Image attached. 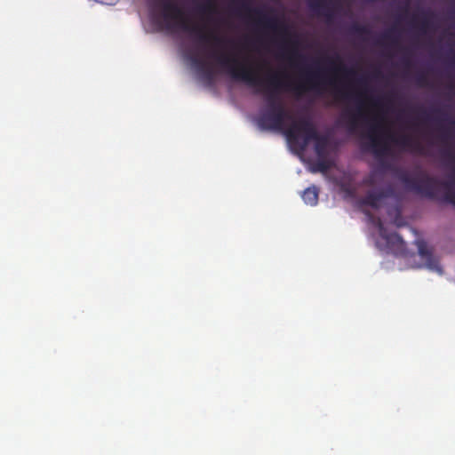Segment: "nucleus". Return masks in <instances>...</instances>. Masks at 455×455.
Returning a JSON list of instances; mask_svg holds the SVG:
<instances>
[{
  "instance_id": "nucleus-1",
  "label": "nucleus",
  "mask_w": 455,
  "mask_h": 455,
  "mask_svg": "<svg viewBox=\"0 0 455 455\" xmlns=\"http://www.w3.org/2000/svg\"><path fill=\"white\" fill-rule=\"evenodd\" d=\"M185 65L193 69L196 78L204 86L212 88L215 85L219 75H226L233 81L242 82L255 88L266 97L267 109L257 118V124L261 130L281 131L284 120L291 116L284 109L281 100L282 90H289L300 94L307 88L317 89L325 83L320 70L307 71L305 83L294 84L284 73L269 72L263 79L260 70L253 61L256 59H184ZM292 60L293 59H288Z\"/></svg>"
},
{
  "instance_id": "nucleus-2",
  "label": "nucleus",
  "mask_w": 455,
  "mask_h": 455,
  "mask_svg": "<svg viewBox=\"0 0 455 455\" xmlns=\"http://www.w3.org/2000/svg\"><path fill=\"white\" fill-rule=\"evenodd\" d=\"M288 141L296 146L300 151L306 150L314 140V149L317 157L327 156L329 138L319 134L315 125L309 117H300L292 120L291 125L284 130Z\"/></svg>"
},
{
  "instance_id": "nucleus-3",
  "label": "nucleus",
  "mask_w": 455,
  "mask_h": 455,
  "mask_svg": "<svg viewBox=\"0 0 455 455\" xmlns=\"http://www.w3.org/2000/svg\"><path fill=\"white\" fill-rule=\"evenodd\" d=\"M241 9L248 13V17L253 19L257 30L264 37H268L271 42L287 44L292 36L289 26L275 16H269L260 8H251L247 4L243 3Z\"/></svg>"
},
{
  "instance_id": "nucleus-4",
  "label": "nucleus",
  "mask_w": 455,
  "mask_h": 455,
  "mask_svg": "<svg viewBox=\"0 0 455 455\" xmlns=\"http://www.w3.org/2000/svg\"><path fill=\"white\" fill-rule=\"evenodd\" d=\"M397 178L408 190L429 199H436L438 188H444L447 191L443 197V201L455 207V193L450 190L448 183L441 182L436 178L431 177L425 172H419V178L416 179L405 171H398Z\"/></svg>"
},
{
  "instance_id": "nucleus-5",
  "label": "nucleus",
  "mask_w": 455,
  "mask_h": 455,
  "mask_svg": "<svg viewBox=\"0 0 455 455\" xmlns=\"http://www.w3.org/2000/svg\"><path fill=\"white\" fill-rule=\"evenodd\" d=\"M383 127L376 118L369 126L364 137L368 139L367 148L377 157L381 158L389 153V146L385 139Z\"/></svg>"
},
{
  "instance_id": "nucleus-6",
  "label": "nucleus",
  "mask_w": 455,
  "mask_h": 455,
  "mask_svg": "<svg viewBox=\"0 0 455 455\" xmlns=\"http://www.w3.org/2000/svg\"><path fill=\"white\" fill-rule=\"evenodd\" d=\"M162 5L164 9V18L166 21H172L177 27L184 30L196 31L197 29L196 27L190 26V21L185 15L183 10L176 4L166 0L162 3Z\"/></svg>"
},
{
  "instance_id": "nucleus-7",
  "label": "nucleus",
  "mask_w": 455,
  "mask_h": 455,
  "mask_svg": "<svg viewBox=\"0 0 455 455\" xmlns=\"http://www.w3.org/2000/svg\"><path fill=\"white\" fill-rule=\"evenodd\" d=\"M379 235L386 241L387 246L396 256L405 254L406 244L397 233H387L380 219L376 220Z\"/></svg>"
},
{
  "instance_id": "nucleus-8",
  "label": "nucleus",
  "mask_w": 455,
  "mask_h": 455,
  "mask_svg": "<svg viewBox=\"0 0 455 455\" xmlns=\"http://www.w3.org/2000/svg\"><path fill=\"white\" fill-rule=\"evenodd\" d=\"M433 17L434 14L428 12H422L419 20L416 14H413L409 25L412 30L417 31L419 35H427L434 30V24L431 20Z\"/></svg>"
},
{
  "instance_id": "nucleus-9",
  "label": "nucleus",
  "mask_w": 455,
  "mask_h": 455,
  "mask_svg": "<svg viewBox=\"0 0 455 455\" xmlns=\"http://www.w3.org/2000/svg\"><path fill=\"white\" fill-rule=\"evenodd\" d=\"M387 138L391 141H393L394 143H395L396 145H398L403 148H406V149H409L411 151H415V152H418L420 154L423 153V148H422L421 144L418 140H415L410 135H401L399 137L388 135Z\"/></svg>"
},
{
  "instance_id": "nucleus-10",
  "label": "nucleus",
  "mask_w": 455,
  "mask_h": 455,
  "mask_svg": "<svg viewBox=\"0 0 455 455\" xmlns=\"http://www.w3.org/2000/svg\"><path fill=\"white\" fill-rule=\"evenodd\" d=\"M417 245L419 254L427 261L428 268L435 270L439 274H443L442 267H440L438 261L433 257L431 251L427 248V243L423 240H420L417 242Z\"/></svg>"
},
{
  "instance_id": "nucleus-11",
  "label": "nucleus",
  "mask_w": 455,
  "mask_h": 455,
  "mask_svg": "<svg viewBox=\"0 0 455 455\" xmlns=\"http://www.w3.org/2000/svg\"><path fill=\"white\" fill-rule=\"evenodd\" d=\"M309 5L311 9L316 12L319 15L324 16L328 21L333 18V8L330 3L324 0H310Z\"/></svg>"
},
{
  "instance_id": "nucleus-12",
  "label": "nucleus",
  "mask_w": 455,
  "mask_h": 455,
  "mask_svg": "<svg viewBox=\"0 0 455 455\" xmlns=\"http://www.w3.org/2000/svg\"><path fill=\"white\" fill-rule=\"evenodd\" d=\"M363 117L360 107L355 112L347 111L342 115V118L347 119V124L350 132H355L358 127L359 120Z\"/></svg>"
},
{
  "instance_id": "nucleus-13",
  "label": "nucleus",
  "mask_w": 455,
  "mask_h": 455,
  "mask_svg": "<svg viewBox=\"0 0 455 455\" xmlns=\"http://www.w3.org/2000/svg\"><path fill=\"white\" fill-rule=\"evenodd\" d=\"M196 11L207 21H212V16L217 13V7L213 0H207L205 3L199 4Z\"/></svg>"
},
{
  "instance_id": "nucleus-14",
  "label": "nucleus",
  "mask_w": 455,
  "mask_h": 455,
  "mask_svg": "<svg viewBox=\"0 0 455 455\" xmlns=\"http://www.w3.org/2000/svg\"><path fill=\"white\" fill-rule=\"evenodd\" d=\"M387 196V194L383 190L370 191L363 198L362 203L365 205H369L372 208H378L380 201Z\"/></svg>"
},
{
  "instance_id": "nucleus-15",
  "label": "nucleus",
  "mask_w": 455,
  "mask_h": 455,
  "mask_svg": "<svg viewBox=\"0 0 455 455\" xmlns=\"http://www.w3.org/2000/svg\"><path fill=\"white\" fill-rule=\"evenodd\" d=\"M401 36V31L396 25L385 30L379 36L381 42L396 43Z\"/></svg>"
},
{
  "instance_id": "nucleus-16",
  "label": "nucleus",
  "mask_w": 455,
  "mask_h": 455,
  "mask_svg": "<svg viewBox=\"0 0 455 455\" xmlns=\"http://www.w3.org/2000/svg\"><path fill=\"white\" fill-rule=\"evenodd\" d=\"M319 190L315 186L306 188L302 194V198L307 204L315 206L318 203Z\"/></svg>"
},
{
  "instance_id": "nucleus-17",
  "label": "nucleus",
  "mask_w": 455,
  "mask_h": 455,
  "mask_svg": "<svg viewBox=\"0 0 455 455\" xmlns=\"http://www.w3.org/2000/svg\"><path fill=\"white\" fill-rule=\"evenodd\" d=\"M331 167V164L326 159V156L318 157L317 161L310 166V172L313 173L327 172Z\"/></svg>"
},
{
  "instance_id": "nucleus-18",
  "label": "nucleus",
  "mask_w": 455,
  "mask_h": 455,
  "mask_svg": "<svg viewBox=\"0 0 455 455\" xmlns=\"http://www.w3.org/2000/svg\"><path fill=\"white\" fill-rule=\"evenodd\" d=\"M349 32L357 36L363 37L371 34V29L365 25L353 23L349 28Z\"/></svg>"
},
{
  "instance_id": "nucleus-19",
  "label": "nucleus",
  "mask_w": 455,
  "mask_h": 455,
  "mask_svg": "<svg viewBox=\"0 0 455 455\" xmlns=\"http://www.w3.org/2000/svg\"><path fill=\"white\" fill-rule=\"evenodd\" d=\"M414 80L417 85L419 87L429 86L428 76L424 71H419L414 76Z\"/></svg>"
},
{
  "instance_id": "nucleus-20",
  "label": "nucleus",
  "mask_w": 455,
  "mask_h": 455,
  "mask_svg": "<svg viewBox=\"0 0 455 455\" xmlns=\"http://www.w3.org/2000/svg\"><path fill=\"white\" fill-rule=\"evenodd\" d=\"M342 73L346 78H355L357 75L356 71L352 68H344L342 69Z\"/></svg>"
},
{
  "instance_id": "nucleus-21",
  "label": "nucleus",
  "mask_w": 455,
  "mask_h": 455,
  "mask_svg": "<svg viewBox=\"0 0 455 455\" xmlns=\"http://www.w3.org/2000/svg\"><path fill=\"white\" fill-rule=\"evenodd\" d=\"M356 82L361 86H366L368 84V78L366 76L363 75V76L356 77Z\"/></svg>"
},
{
  "instance_id": "nucleus-22",
  "label": "nucleus",
  "mask_w": 455,
  "mask_h": 455,
  "mask_svg": "<svg viewBox=\"0 0 455 455\" xmlns=\"http://www.w3.org/2000/svg\"><path fill=\"white\" fill-rule=\"evenodd\" d=\"M275 57H299V58H302V57H307V56L302 55V54H292V55H275ZM318 57H329V56L328 55H319ZM332 57H341V56L339 54H335Z\"/></svg>"
},
{
  "instance_id": "nucleus-23",
  "label": "nucleus",
  "mask_w": 455,
  "mask_h": 455,
  "mask_svg": "<svg viewBox=\"0 0 455 455\" xmlns=\"http://www.w3.org/2000/svg\"><path fill=\"white\" fill-rule=\"evenodd\" d=\"M419 112L424 120H427V121L431 120V116L425 110L420 108Z\"/></svg>"
},
{
  "instance_id": "nucleus-24",
  "label": "nucleus",
  "mask_w": 455,
  "mask_h": 455,
  "mask_svg": "<svg viewBox=\"0 0 455 455\" xmlns=\"http://www.w3.org/2000/svg\"><path fill=\"white\" fill-rule=\"evenodd\" d=\"M443 156L444 157L450 159L451 161H454V159H455L453 154L451 152H450V151H444L443 153Z\"/></svg>"
},
{
  "instance_id": "nucleus-25",
  "label": "nucleus",
  "mask_w": 455,
  "mask_h": 455,
  "mask_svg": "<svg viewBox=\"0 0 455 455\" xmlns=\"http://www.w3.org/2000/svg\"><path fill=\"white\" fill-rule=\"evenodd\" d=\"M210 57H221V58H224V57H240L239 55H225V54H222V55H211ZM243 57H252L251 55H244Z\"/></svg>"
},
{
  "instance_id": "nucleus-26",
  "label": "nucleus",
  "mask_w": 455,
  "mask_h": 455,
  "mask_svg": "<svg viewBox=\"0 0 455 455\" xmlns=\"http://www.w3.org/2000/svg\"><path fill=\"white\" fill-rule=\"evenodd\" d=\"M337 92H338V93H339L340 96H342V98H344V99H348V98L350 97V94H349V93H347V92H342V91H340V90H337Z\"/></svg>"
},
{
  "instance_id": "nucleus-27",
  "label": "nucleus",
  "mask_w": 455,
  "mask_h": 455,
  "mask_svg": "<svg viewBox=\"0 0 455 455\" xmlns=\"http://www.w3.org/2000/svg\"><path fill=\"white\" fill-rule=\"evenodd\" d=\"M448 88L450 90H454L455 89V81L453 79H451V82L449 83Z\"/></svg>"
},
{
  "instance_id": "nucleus-28",
  "label": "nucleus",
  "mask_w": 455,
  "mask_h": 455,
  "mask_svg": "<svg viewBox=\"0 0 455 455\" xmlns=\"http://www.w3.org/2000/svg\"><path fill=\"white\" fill-rule=\"evenodd\" d=\"M372 76L374 78H379L381 76V72L379 70H376L375 72H373Z\"/></svg>"
},
{
  "instance_id": "nucleus-29",
  "label": "nucleus",
  "mask_w": 455,
  "mask_h": 455,
  "mask_svg": "<svg viewBox=\"0 0 455 455\" xmlns=\"http://www.w3.org/2000/svg\"><path fill=\"white\" fill-rule=\"evenodd\" d=\"M373 104L375 106H379L380 105V101L379 100H373Z\"/></svg>"
},
{
  "instance_id": "nucleus-30",
  "label": "nucleus",
  "mask_w": 455,
  "mask_h": 455,
  "mask_svg": "<svg viewBox=\"0 0 455 455\" xmlns=\"http://www.w3.org/2000/svg\"><path fill=\"white\" fill-rule=\"evenodd\" d=\"M381 57H388V58H391V57H395L394 55H382Z\"/></svg>"
},
{
  "instance_id": "nucleus-31",
  "label": "nucleus",
  "mask_w": 455,
  "mask_h": 455,
  "mask_svg": "<svg viewBox=\"0 0 455 455\" xmlns=\"http://www.w3.org/2000/svg\"><path fill=\"white\" fill-rule=\"evenodd\" d=\"M404 10L407 12L408 11V4H406L405 7H404Z\"/></svg>"
},
{
  "instance_id": "nucleus-32",
  "label": "nucleus",
  "mask_w": 455,
  "mask_h": 455,
  "mask_svg": "<svg viewBox=\"0 0 455 455\" xmlns=\"http://www.w3.org/2000/svg\"><path fill=\"white\" fill-rule=\"evenodd\" d=\"M233 2H237L238 0H232Z\"/></svg>"
},
{
  "instance_id": "nucleus-33",
  "label": "nucleus",
  "mask_w": 455,
  "mask_h": 455,
  "mask_svg": "<svg viewBox=\"0 0 455 455\" xmlns=\"http://www.w3.org/2000/svg\"><path fill=\"white\" fill-rule=\"evenodd\" d=\"M194 57H195V58H197L198 56H197V55H195Z\"/></svg>"
},
{
  "instance_id": "nucleus-34",
  "label": "nucleus",
  "mask_w": 455,
  "mask_h": 455,
  "mask_svg": "<svg viewBox=\"0 0 455 455\" xmlns=\"http://www.w3.org/2000/svg\"><path fill=\"white\" fill-rule=\"evenodd\" d=\"M358 57H359V58H362L363 56H362V55H359Z\"/></svg>"
},
{
  "instance_id": "nucleus-35",
  "label": "nucleus",
  "mask_w": 455,
  "mask_h": 455,
  "mask_svg": "<svg viewBox=\"0 0 455 455\" xmlns=\"http://www.w3.org/2000/svg\"><path fill=\"white\" fill-rule=\"evenodd\" d=\"M452 57H455V55H453Z\"/></svg>"
},
{
  "instance_id": "nucleus-36",
  "label": "nucleus",
  "mask_w": 455,
  "mask_h": 455,
  "mask_svg": "<svg viewBox=\"0 0 455 455\" xmlns=\"http://www.w3.org/2000/svg\"><path fill=\"white\" fill-rule=\"evenodd\" d=\"M455 60V59H453Z\"/></svg>"
}]
</instances>
